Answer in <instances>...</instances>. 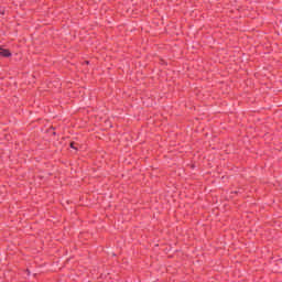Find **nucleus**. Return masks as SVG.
Returning <instances> with one entry per match:
<instances>
[{
    "label": "nucleus",
    "instance_id": "nucleus-1",
    "mask_svg": "<svg viewBox=\"0 0 282 282\" xmlns=\"http://www.w3.org/2000/svg\"><path fill=\"white\" fill-rule=\"evenodd\" d=\"M0 56H2V58H10V56H12V53L10 52V50L0 47Z\"/></svg>",
    "mask_w": 282,
    "mask_h": 282
},
{
    "label": "nucleus",
    "instance_id": "nucleus-2",
    "mask_svg": "<svg viewBox=\"0 0 282 282\" xmlns=\"http://www.w3.org/2000/svg\"><path fill=\"white\" fill-rule=\"evenodd\" d=\"M70 148H72V149H76V148L74 147V142H73V143H70Z\"/></svg>",
    "mask_w": 282,
    "mask_h": 282
},
{
    "label": "nucleus",
    "instance_id": "nucleus-3",
    "mask_svg": "<svg viewBox=\"0 0 282 282\" xmlns=\"http://www.w3.org/2000/svg\"><path fill=\"white\" fill-rule=\"evenodd\" d=\"M86 65H89V62H86Z\"/></svg>",
    "mask_w": 282,
    "mask_h": 282
}]
</instances>
